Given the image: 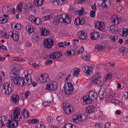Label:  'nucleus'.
I'll return each mask as SVG.
<instances>
[{
	"mask_svg": "<svg viewBox=\"0 0 128 128\" xmlns=\"http://www.w3.org/2000/svg\"><path fill=\"white\" fill-rule=\"evenodd\" d=\"M84 50V47L82 46L77 51V52L78 54H80L83 52Z\"/></svg>",
	"mask_w": 128,
	"mask_h": 128,
	"instance_id": "nucleus-50",
	"label": "nucleus"
},
{
	"mask_svg": "<svg viewBox=\"0 0 128 128\" xmlns=\"http://www.w3.org/2000/svg\"><path fill=\"white\" fill-rule=\"evenodd\" d=\"M10 34L13 40L16 42H18L19 39V34L18 32L16 31L10 32Z\"/></svg>",
	"mask_w": 128,
	"mask_h": 128,
	"instance_id": "nucleus-11",
	"label": "nucleus"
},
{
	"mask_svg": "<svg viewBox=\"0 0 128 128\" xmlns=\"http://www.w3.org/2000/svg\"><path fill=\"white\" fill-rule=\"evenodd\" d=\"M112 75L110 73H108L106 75L105 79L110 80L111 79Z\"/></svg>",
	"mask_w": 128,
	"mask_h": 128,
	"instance_id": "nucleus-63",
	"label": "nucleus"
},
{
	"mask_svg": "<svg viewBox=\"0 0 128 128\" xmlns=\"http://www.w3.org/2000/svg\"><path fill=\"white\" fill-rule=\"evenodd\" d=\"M21 25L19 24H17L16 25L14 26V28L20 30V29Z\"/></svg>",
	"mask_w": 128,
	"mask_h": 128,
	"instance_id": "nucleus-60",
	"label": "nucleus"
},
{
	"mask_svg": "<svg viewBox=\"0 0 128 128\" xmlns=\"http://www.w3.org/2000/svg\"><path fill=\"white\" fill-rule=\"evenodd\" d=\"M72 16L69 14H63L60 15L58 18L59 21L61 23L64 22L67 24H70L72 21Z\"/></svg>",
	"mask_w": 128,
	"mask_h": 128,
	"instance_id": "nucleus-5",
	"label": "nucleus"
},
{
	"mask_svg": "<svg viewBox=\"0 0 128 128\" xmlns=\"http://www.w3.org/2000/svg\"><path fill=\"white\" fill-rule=\"evenodd\" d=\"M64 87V89L62 91L66 95H69L73 92L74 88L71 83H65Z\"/></svg>",
	"mask_w": 128,
	"mask_h": 128,
	"instance_id": "nucleus-6",
	"label": "nucleus"
},
{
	"mask_svg": "<svg viewBox=\"0 0 128 128\" xmlns=\"http://www.w3.org/2000/svg\"><path fill=\"white\" fill-rule=\"evenodd\" d=\"M100 34L98 32L93 31L90 34V37L92 40H97L98 39Z\"/></svg>",
	"mask_w": 128,
	"mask_h": 128,
	"instance_id": "nucleus-13",
	"label": "nucleus"
},
{
	"mask_svg": "<svg viewBox=\"0 0 128 128\" xmlns=\"http://www.w3.org/2000/svg\"><path fill=\"white\" fill-rule=\"evenodd\" d=\"M51 102L50 101L49 103L47 101L44 102H43V104L44 106H49Z\"/></svg>",
	"mask_w": 128,
	"mask_h": 128,
	"instance_id": "nucleus-54",
	"label": "nucleus"
},
{
	"mask_svg": "<svg viewBox=\"0 0 128 128\" xmlns=\"http://www.w3.org/2000/svg\"><path fill=\"white\" fill-rule=\"evenodd\" d=\"M36 18L34 17L33 16L31 17H29V19L32 22L34 23Z\"/></svg>",
	"mask_w": 128,
	"mask_h": 128,
	"instance_id": "nucleus-45",
	"label": "nucleus"
},
{
	"mask_svg": "<svg viewBox=\"0 0 128 128\" xmlns=\"http://www.w3.org/2000/svg\"><path fill=\"white\" fill-rule=\"evenodd\" d=\"M72 108V107H70L68 108L66 107L64 108V110L66 113L68 114L72 113L71 109Z\"/></svg>",
	"mask_w": 128,
	"mask_h": 128,
	"instance_id": "nucleus-30",
	"label": "nucleus"
},
{
	"mask_svg": "<svg viewBox=\"0 0 128 128\" xmlns=\"http://www.w3.org/2000/svg\"><path fill=\"white\" fill-rule=\"evenodd\" d=\"M110 2L109 0H106L104 2L102 3V5H104V6L105 8H108L109 6L110 5Z\"/></svg>",
	"mask_w": 128,
	"mask_h": 128,
	"instance_id": "nucleus-31",
	"label": "nucleus"
},
{
	"mask_svg": "<svg viewBox=\"0 0 128 128\" xmlns=\"http://www.w3.org/2000/svg\"><path fill=\"white\" fill-rule=\"evenodd\" d=\"M85 23L84 19L82 17L77 18L74 21V23L76 25L83 24Z\"/></svg>",
	"mask_w": 128,
	"mask_h": 128,
	"instance_id": "nucleus-12",
	"label": "nucleus"
},
{
	"mask_svg": "<svg viewBox=\"0 0 128 128\" xmlns=\"http://www.w3.org/2000/svg\"><path fill=\"white\" fill-rule=\"evenodd\" d=\"M29 123L31 124H34L38 122H39L38 120H36L35 119L30 120L28 121Z\"/></svg>",
	"mask_w": 128,
	"mask_h": 128,
	"instance_id": "nucleus-43",
	"label": "nucleus"
},
{
	"mask_svg": "<svg viewBox=\"0 0 128 128\" xmlns=\"http://www.w3.org/2000/svg\"><path fill=\"white\" fill-rule=\"evenodd\" d=\"M104 46L100 45H98L96 47V48L98 50H102L104 49Z\"/></svg>",
	"mask_w": 128,
	"mask_h": 128,
	"instance_id": "nucleus-51",
	"label": "nucleus"
},
{
	"mask_svg": "<svg viewBox=\"0 0 128 128\" xmlns=\"http://www.w3.org/2000/svg\"><path fill=\"white\" fill-rule=\"evenodd\" d=\"M33 41L35 42L38 40L39 37L38 36V34L37 33H34L32 36Z\"/></svg>",
	"mask_w": 128,
	"mask_h": 128,
	"instance_id": "nucleus-28",
	"label": "nucleus"
},
{
	"mask_svg": "<svg viewBox=\"0 0 128 128\" xmlns=\"http://www.w3.org/2000/svg\"><path fill=\"white\" fill-rule=\"evenodd\" d=\"M26 30L29 33H31L34 31V29L32 26L31 24H28L26 26Z\"/></svg>",
	"mask_w": 128,
	"mask_h": 128,
	"instance_id": "nucleus-18",
	"label": "nucleus"
},
{
	"mask_svg": "<svg viewBox=\"0 0 128 128\" xmlns=\"http://www.w3.org/2000/svg\"><path fill=\"white\" fill-rule=\"evenodd\" d=\"M35 20L34 24L39 25L42 24V21L40 19L36 18Z\"/></svg>",
	"mask_w": 128,
	"mask_h": 128,
	"instance_id": "nucleus-38",
	"label": "nucleus"
},
{
	"mask_svg": "<svg viewBox=\"0 0 128 128\" xmlns=\"http://www.w3.org/2000/svg\"><path fill=\"white\" fill-rule=\"evenodd\" d=\"M58 87V84L55 81H52L47 84L46 89L51 91H53L56 90Z\"/></svg>",
	"mask_w": 128,
	"mask_h": 128,
	"instance_id": "nucleus-7",
	"label": "nucleus"
},
{
	"mask_svg": "<svg viewBox=\"0 0 128 128\" xmlns=\"http://www.w3.org/2000/svg\"><path fill=\"white\" fill-rule=\"evenodd\" d=\"M25 78L27 82L26 83L27 85L28 86L30 85L31 84L29 82H30V83H32V78L30 74L28 73L27 74L26 76V75H25Z\"/></svg>",
	"mask_w": 128,
	"mask_h": 128,
	"instance_id": "nucleus-21",
	"label": "nucleus"
},
{
	"mask_svg": "<svg viewBox=\"0 0 128 128\" xmlns=\"http://www.w3.org/2000/svg\"><path fill=\"white\" fill-rule=\"evenodd\" d=\"M45 77H44V74H42L40 75V77H38L37 79V80L38 82L41 83H46V80L44 79Z\"/></svg>",
	"mask_w": 128,
	"mask_h": 128,
	"instance_id": "nucleus-24",
	"label": "nucleus"
},
{
	"mask_svg": "<svg viewBox=\"0 0 128 128\" xmlns=\"http://www.w3.org/2000/svg\"><path fill=\"white\" fill-rule=\"evenodd\" d=\"M44 77H45L44 80H46V83L48 81L50 80L49 76L46 74H44Z\"/></svg>",
	"mask_w": 128,
	"mask_h": 128,
	"instance_id": "nucleus-42",
	"label": "nucleus"
},
{
	"mask_svg": "<svg viewBox=\"0 0 128 128\" xmlns=\"http://www.w3.org/2000/svg\"><path fill=\"white\" fill-rule=\"evenodd\" d=\"M84 11V10L83 11L82 10H77L76 12L78 14H79V15L81 16L83 15Z\"/></svg>",
	"mask_w": 128,
	"mask_h": 128,
	"instance_id": "nucleus-49",
	"label": "nucleus"
},
{
	"mask_svg": "<svg viewBox=\"0 0 128 128\" xmlns=\"http://www.w3.org/2000/svg\"><path fill=\"white\" fill-rule=\"evenodd\" d=\"M9 7L8 6H5L3 8V11L4 12H8Z\"/></svg>",
	"mask_w": 128,
	"mask_h": 128,
	"instance_id": "nucleus-53",
	"label": "nucleus"
},
{
	"mask_svg": "<svg viewBox=\"0 0 128 128\" xmlns=\"http://www.w3.org/2000/svg\"><path fill=\"white\" fill-rule=\"evenodd\" d=\"M126 29L124 28L123 30L120 29L119 32L120 34L123 37L126 36Z\"/></svg>",
	"mask_w": 128,
	"mask_h": 128,
	"instance_id": "nucleus-29",
	"label": "nucleus"
},
{
	"mask_svg": "<svg viewBox=\"0 0 128 128\" xmlns=\"http://www.w3.org/2000/svg\"><path fill=\"white\" fill-rule=\"evenodd\" d=\"M21 112L22 115L25 118H27L30 116L29 112L25 109H23Z\"/></svg>",
	"mask_w": 128,
	"mask_h": 128,
	"instance_id": "nucleus-25",
	"label": "nucleus"
},
{
	"mask_svg": "<svg viewBox=\"0 0 128 128\" xmlns=\"http://www.w3.org/2000/svg\"><path fill=\"white\" fill-rule=\"evenodd\" d=\"M111 101L116 105V104H119L120 103V101L116 99L112 98V99Z\"/></svg>",
	"mask_w": 128,
	"mask_h": 128,
	"instance_id": "nucleus-37",
	"label": "nucleus"
},
{
	"mask_svg": "<svg viewBox=\"0 0 128 128\" xmlns=\"http://www.w3.org/2000/svg\"><path fill=\"white\" fill-rule=\"evenodd\" d=\"M101 77L98 74H96L92 78L91 81L92 84H100L101 82Z\"/></svg>",
	"mask_w": 128,
	"mask_h": 128,
	"instance_id": "nucleus-9",
	"label": "nucleus"
},
{
	"mask_svg": "<svg viewBox=\"0 0 128 128\" xmlns=\"http://www.w3.org/2000/svg\"><path fill=\"white\" fill-rule=\"evenodd\" d=\"M2 86V92L8 95L12 93L14 89V85L11 84L10 85V84L6 82L4 83Z\"/></svg>",
	"mask_w": 128,
	"mask_h": 128,
	"instance_id": "nucleus-4",
	"label": "nucleus"
},
{
	"mask_svg": "<svg viewBox=\"0 0 128 128\" xmlns=\"http://www.w3.org/2000/svg\"><path fill=\"white\" fill-rule=\"evenodd\" d=\"M22 2L19 3L17 7V10L19 12H21L22 10Z\"/></svg>",
	"mask_w": 128,
	"mask_h": 128,
	"instance_id": "nucleus-33",
	"label": "nucleus"
},
{
	"mask_svg": "<svg viewBox=\"0 0 128 128\" xmlns=\"http://www.w3.org/2000/svg\"><path fill=\"white\" fill-rule=\"evenodd\" d=\"M20 110V108L18 107L16 108L13 110L14 119L8 120V122L6 124V125L9 128H16L17 126L18 122L22 120Z\"/></svg>",
	"mask_w": 128,
	"mask_h": 128,
	"instance_id": "nucleus-1",
	"label": "nucleus"
},
{
	"mask_svg": "<svg viewBox=\"0 0 128 128\" xmlns=\"http://www.w3.org/2000/svg\"><path fill=\"white\" fill-rule=\"evenodd\" d=\"M110 124L109 122H107L105 124L104 126V128H108L110 126Z\"/></svg>",
	"mask_w": 128,
	"mask_h": 128,
	"instance_id": "nucleus-57",
	"label": "nucleus"
},
{
	"mask_svg": "<svg viewBox=\"0 0 128 128\" xmlns=\"http://www.w3.org/2000/svg\"><path fill=\"white\" fill-rule=\"evenodd\" d=\"M86 116L84 114H82V116H80L78 118L75 120L74 122L76 123L77 124H80L82 122L83 120H84V117Z\"/></svg>",
	"mask_w": 128,
	"mask_h": 128,
	"instance_id": "nucleus-20",
	"label": "nucleus"
},
{
	"mask_svg": "<svg viewBox=\"0 0 128 128\" xmlns=\"http://www.w3.org/2000/svg\"><path fill=\"white\" fill-rule=\"evenodd\" d=\"M20 110V108L18 107L16 108L13 110L14 119L8 120V122L6 124V125L9 128H16L17 126L18 122L22 120Z\"/></svg>",
	"mask_w": 128,
	"mask_h": 128,
	"instance_id": "nucleus-2",
	"label": "nucleus"
},
{
	"mask_svg": "<svg viewBox=\"0 0 128 128\" xmlns=\"http://www.w3.org/2000/svg\"><path fill=\"white\" fill-rule=\"evenodd\" d=\"M88 94L90 98V100H93L96 98L97 96V93L94 91L90 92Z\"/></svg>",
	"mask_w": 128,
	"mask_h": 128,
	"instance_id": "nucleus-19",
	"label": "nucleus"
},
{
	"mask_svg": "<svg viewBox=\"0 0 128 128\" xmlns=\"http://www.w3.org/2000/svg\"><path fill=\"white\" fill-rule=\"evenodd\" d=\"M104 24L103 22H100L98 21L96 23L95 26L97 29L101 30L104 28Z\"/></svg>",
	"mask_w": 128,
	"mask_h": 128,
	"instance_id": "nucleus-15",
	"label": "nucleus"
},
{
	"mask_svg": "<svg viewBox=\"0 0 128 128\" xmlns=\"http://www.w3.org/2000/svg\"><path fill=\"white\" fill-rule=\"evenodd\" d=\"M104 92L103 94H101L100 91L98 93V95L99 96V97L100 100H102L104 98Z\"/></svg>",
	"mask_w": 128,
	"mask_h": 128,
	"instance_id": "nucleus-48",
	"label": "nucleus"
},
{
	"mask_svg": "<svg viewBox=\"0 0 128 128\" xmlns=\"http://www.w3.org/2000/svg\"><path fill=\"white\" fill-rule=\"evenodd\" d=\"M118 37L117 36H115L114 35L111 36H110V38L112 40L113 42L115 41L117 39Z\"/></svg>",
	"mask_w": 128,
	"mask_h": 128,
	"instance_id": "nucleus-47",
	"label": "nucleus"
},
{
	"mask_svg": "<svg viewBox=\"0 0 128 128\" xmlns=\"http://www.w3.org/2000/svg\"><path fill=\"white\" fill-rule=\"evenodd\" d=\"M91 70L92 71V68L90 66H86L84 68V71L88 75H89Z\"/></svg>",
	"mask_w": 128,
	"mask_h": 128,
	"instance_id": "nucleus-27",
	"label": "nucleus"
},
{
	"mask_svg": "<svg viewBox=\"0 0 128 128\" xmlns=\"http://www.w3.org/2000/svg\"><path fill=\"white\" fill-rule=\"evenodd\" d=\"M80 70L78 68H74V72L73 75L75 76H78L79 75V72Z\"/></svg>",
	"mask_w": 128,
	"mask_h": 128,
	"instance_id": "nucleus-34",
	"label": "nucleus"
},
{
	"mask_svg": "<svg viewBox=\"0 0 128 128\" xmlns=\"http://www.w3.org/2000/svg\"><path fill=\"white\" fill-rule=\"evenodd\" d=\"M30 94V92L28 91H26L25 93V96L26 98H27Z\"/></svg>",
	"mask_w": 128,
	"mask_h": 128,
	"instance_id": "nucleus-64",
	"label": "nucleus"
},
{
	"mask_svg": "<svg viewBox=\"0 0 128 128\" xmlns=\"http://www.w3.org/2000/svg\"><path fill=\"white\" fill-rule=\"evenodd\" d=\"M41 64V62L36 61L34 64H33V66L34 67L37 69L39 68V65H40V64Z\"/></svg>",
	"mask_w": 128,
	"mask_h": 128,
	"instance_id": "nucleus-35",
	"label": "nucleus"
},
{
	"mask_svg": "<svg viewBox=\"0 0 128 128\" xmlns=\"http://www.w3.org/2000/svg\"><path fill=\"white\" fill-rule=\"evenodd\" d=\"M82 116V114L78 115L74 114V115H73L72 118L73 122L75 120H76H76L78 119V118L80 117L79 116Z\"/></svg>",
	"mask_w": 128,
	"mask_h": 128,
	"instance_id": "nucleus-44",
	"label": "nucleus"
},
{
	"mask_svg": "<svg viewBox=\"0 0 128 128\" xmlns=\"http://www.w3.org/2000/svg\"><path fill=\"white\" fill-rule=\"evenodd\" d=\"M78 36L80 39L82 40H86L88 38L86 33L83 31L79 32Z\"/></svg>",
	"mask_w": 128,
	"mask_h": 128,
	"instance_id": "nucleus-16",
	"label": "nucleus"
},
{
	"mask_svg": "<svg viewBox=\"0 0 128 128\" xmlns=\"http://www.w3.org/2000/svg\"><path fill=\"white\" fill-rule=\"evenodd\" d=\"M126 49V48L124 47H122L120 48V52L122 53L123 54L124 53Z\"/></svg>",
	"mask_w": 128,
	"mask_h": 128,
	"instance_id": "nucleus-61",
	"label": "nucleus"
},
{
	"mask_svg": "<svg viewBox=\"0 0 128 128\" xmlns=\"http://www.w3.org/2000/svg\"><path fill=\"white\" fill-rule=\"evenodd\" d=\"M62 52L61 51L60 52L57 51L53 52L50 55V58L52 59H57L62 56Z\"/></svg>",
	"mask_w": 128,
	"mask_h": 128,
	"instance_id": "nucleus-10",
	"label": "nucleus"
},
{
	"mask_svg": "<svg viewBox=\"0 0 128 128\" xmlns=\"http://www.w3.org/2000/svg\"><path fill=\"white\" fill-rule=\"evenodd\" d=\"M64 128H75V127L72 124L69 123L66 124Z\"/></svg>",
	"mask_w": 128,
	"mask_h": 128,
	"instance_id": "nucleus-36",
	"label": "nucleus"
},
{
	"mask_svg": "<svg viewBox=\"0 0 128 128\" xmlns=\"http://www.w3.org/2000/svg\"><path fill=\"white\" fill-rule=\"evenodd\" d=\"M69 10L70 12L72 13H75V12L76 11L75 8L72 6L70 7Z\"/></svg>",
	"mask_w": 128,
	"mask_h": 128,
	"instance_id": "nucleus-46",
	"label": "nucleus"
},
{
	"mask_svg": "<svg viewBox=\"0 0 128 128\" xmlns=\"http://www.w3.org/2000/svg\"><path fill=\"white\" fill-rule=\"evenodd\" d=\"M46 119L47 121L50 123H51L52 122V118L51 116L48 117Z\"/></svg>",
	"mask_w": 128,
	"mask_h": 128,
	"instance_id": "nucleus-58",
	"label": "nucleus"
},
{
	"mask_svg": "<svg viewBox=\"0 0 128 128\" xmlns=\"http://www.w3.org/2000/svg\"><path fill=\"white\" fill-rule=\"evenodd\" d=\"M8 20L7 18H4L2 17L1 23L5 24L8 22Z\"/></svg>",
	"mask_w": 128,
	"mask_h": 128,
	"instance_id": "nucleus-52",
	"label": "nucleus"
},
{
	"mask_svg": "<svg viewBox=\"0 0 128 128\" xmlns=\"http://www.w3.org/2000/svg\"><path fill=\"white\" fill-rule=\"evenodd\" d=\"M63 108L66 107L67 108H70V107H72L71 104L68 102H65L63 104Z\"/></svg>",
	"mask_w": 128,
	"mask_h": 128,
	"instance_id": "nucleus-40",
	"label": "nucleus"
},
{
	"mask_svg": "<svg viewBox=\"0 0 128 128\" xmlns=\"http://www.w3.org/2000/svg\"><path fill=\"white\" fill-rule=\"evenodd\" d=\"M53 61L52 60H47L46 62V65H49L52 64Z\"/></svg>",
	"mask_w": 128,
	"mask_h": 128,
	"instance_id": "nucleus-62",
	"label": "nucleus"
},
{
	"mask_svg": "<svg viewBox=\"0 0 128 128\" xmlns=\"http://www.w3.org/2000/svg\"><path fill=\"white\" fill-rule=\"evenodd\" d=\"M19 100V97L18 94H14L12 95L11 98V100L12 102L16 104L18 103Z\"/></svg>",
	"mask_w": 128,
	"mask_h": 128,
	"instance_id": "nucleus-14",
	"label": "nucleus"
},
{
	"mask_svg": "<svg viewBox=\"0 0 128 128\" xmlns=\"http://www.w3.org/2000/svg\"><path fill=\"white\" fill-rule=\"evenodd\" d=\"M65 42L63 43L62 42H59L58 44V45L59 47L64 48L65 47V44H66Z\"/></svg>",
	"mask_w": 128,
	"mask_h": 128,
	"instance_id": "nucleus-41",
	"label": "nucleus"
},
{
	"mask_svg": "<svg viewBox=\"0 0 128 128\" xmlns=\"http://www.w3.org/2000/svg\"><path fill=\"white\" fill-rule=\"evenodd\" d=\"M52 18V15L51 14L49 15L48 16H44L42 17V19L44 20H51Z\"/></svg>",
	"mask_w": 128,
	"mask_h": 128,
	"instance_id": "nucleus-32",
	"label": "nucleus"
},
{
	"mask_svg": "<svg viewBox=\"0 0 128 128\" xmlns=\"http://www.w3.org/2000/svg\"><path fill=\"white\" fill-rule=\"evenodd\" d=\"M86 112L88 114L92 113L94 111V109L92 106H88L86 109Z\"/></svg>",
	"mask_w": 128,
	"mask_h": 128,
	"instance_id": "nucleus-23",
	"label": "nucleus"
},
{
	"mask_svg": "<svg viewBox=\"0 0 128 128\" xmlns=\"http://www.w3.org/2000/svg\"><path fill=\"white\" fill-rule=\"evenodd\" d=\"M15 72H12L10 73V78L12 80H13L14 82L16 84L24 86V84H26L24 79L20 76L19 73H16Z\"/></svg>",
	"mask_w": 128,
	"mask_h": 128,
	"instance_id": "nucleus-3",
	"label": "nucleus"
},
{
	"mask_svg": "<svg viewBox=\"0 0 128 128\" xmlns=\"http://www.w3.org/2000/svg\"><path fill=\"white\" fill-rule=\"evenodd\" d=\"M82 58L85 60L88 61L90 60V57L89 56H85L83 57Z\"/></svg>",
	"mask_w": 128,
	"mask_h": 128,
	"instance_id": "nucleus-56",
	"label": "nucleus"
},
{
	"mask_svg": "<svg viewBox=\"0 0 128 128\" xmlns=\"http://www.w3.org/2000/svg\"><path fill=\"white\" fill-rule=\"evenodd\" d=\"M90 16L94 18L95 16V12L94 11L92 10L91 11Z\"/></svg>",
	"mask_w": 128,
	"mask_h": 128,
	"instance_id": "nucleus-55",
	"label": "nucleus"
},
{
	"mask_svg": "<svg viewBox=\"0 0 128 128\" xmlns=\"http://www.w3.org/2000/svg\"><path fill=\"white\" fill-rule=\"evenodd\" d=\"M43 2V0H35L34 4L35 6L39 7L42 4Z\"/></svg>",
	"mask_w": 128,
	"mask_h": 128,
	"instance_id": "nucleus-26",
	"label": "nucleus"
},
{
	"mask_svg": "<svg viewBox=\"0 0 128 128\" xmlns=\"http://www.w3.org/2000/svg\"><path fill=\"white\" fill-rule=\"evenodd\" d=\"M54 43L52 40L50 38L45 39L44 41V46L47 48H51L53 45Z\"/></svg>",
	"mask_w": 128,
	"mask_h": 128,
	"instance_id": "nucleus-8",
	"label": "nucleus"
},
{
	"mask_svg": "<svg viewBox=\"0 0 128 128\" xmlns=\"http://www.w3.org/2000/svg\"><path fill=\"white\" fill-rule=\"evenodd\" d=\"M2 36L4 38H5L6 39H9L10 37L8 34H7L6 33H4Z\"/></svg>",
	"mask_w": 128,
	"mask_h": 128,
	"instance_id": "nucleus-59",
	"label": "nucleus"
},
{
	"mask_svg": "<svg viewBox=\"0 0 128 128\" xmlns=\"http://www.w3.org/2000/svg\"><path fill=\"white\" fill-rule=\"evenodd\" d=\"M90 98L88 93L86 95L84 96L83 97V99L84 102L86 103L90 104L93 101V100H92V101L90 100L91 101H90Z\"/></svg>",
	"mask_w": 128,
	"mask_h": 128,
	"instance_id": "nucleus-22",
	"label": "nucleus"
},
{
	"mask_svg": "<svg viewBox=\"0 0 128 128\" xmlns=\"http://www.w3.org/2000/svg\"><path fill=\"white\" fill-rule=\"evenodd\" d=\"M110 28V30L112 32L113 34H114L115 33L116 29L114 25L113 24L112 25H111Z\"/></svg>",
	"mask_w": 128,
	"mask_h": 128,
	"instance_id": "nucleus-39",
	"label": "nucleus"
},
{
	"mask_svg": "<svg viewBox=\"0 0 128 128\" xmlns=\"http://www.w3.org/2000/svg\"><path fill=\"white\" fill-rule=\"evenodd\" d=\"M41 33V34L44 36H48L50 34L49 30L45 28H42Z\"/></svg>",
	"mask_w": 128,
	"mask_h": 128,
	"instance_id": "nucleus-17",
	"label": "nucleus"
}]
</instances>
